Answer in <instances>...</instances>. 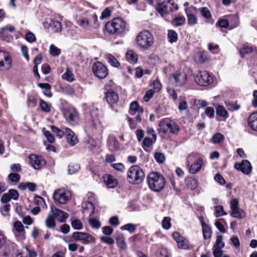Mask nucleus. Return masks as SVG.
Segmentation results:
<instances>
[{"label": "nucleus", "instance_id": "40", "mask_svg": "<svg viewBox=\"0 0 257 257\" xmlns=\"http://www.w3.org/2000/svg\"><path fill=\"white\" fill-rule=\"evenodd\" d=\"M45 223L48 228L54 229L56 226L54 216L48 215L45 220Z\"/></svg>", "mask_w": 257, "mask_h": 257}, {"label": "nucleus", "instance_id": "42", "mask_svg": "<svg viewBox=\"0 0 257 257\" xmlns=\"http://www.w3.org/2000/svg\"><path fill=\"white\" fill-rule=\"evenodd\" d=\"M62 78L64 80L71 82L74 81V75L72 71L69 68H67L66 72L62 75Z\"/></svg>", "mask_w": 257, "mask_h": 257}, {"label": "nucleus", "instance_id": "62", "mask_svg": "<svg viewBox=\"0 0 257 257\" xmlns=\"http://www.w3.org/2000/svg\"><path fill=\"white\" fill-rule=\"evenodd\" d=\"M43 134L49 143H53L55 142L54 136L49 131H45L44 132Z\"/></svg>", "mask_w": 257, "mask_h": 257}, {"label": "nucleus", "instance_id": "19", "mask_svg": "<svg viewBox=\"0 0 257 257\" xmlns=\"http://www.w3.org/2000/svg\"><path fill=\"white\" fill-rule=\"evenodd\" d=\"M196 9L194 6H191L189 8H185V11L187 17L188 24L193 26L197 23V18L194 14Z\"/></svg>", "mask_w": 257, "mask_h": 257}, {"label": "nucleus", "instance_id": "52", "mask_svg": "<svg viewBox=\"0 0 257 257\" xmlns=\"http://www.w3.org/2000/svg\"><path fill=\"white\" fill-rule=\"evenodd\" d=\"M214 208L215 215L217 217L227 214L224 211L222 206H216Z\"/></svg>", "mask_w": 257, "mask_h": 257}, {"label": "nucleus", "instance_id": "18", "mask_svg": "<svg viewBox=\"0 0 257 257\" xmlns=\"http://www.w3.org/2000/svg\"><path fill=\"white\" fill-rule=\"evenodd\" d=\"M172 0H164L162 3L159 4L156 8V10L162 16L165 14L169 13L172 10Z\"/></svg>", "mask_w": 257, "mask_h": 257}, {"label": "nucleus", "instance_id": "4", "mask_svg": "<svg viewBox=\"0 0 257 257\" xmlns=\"http://www.w3.org/2000/svg\"><path fill=\"white\" fill-rule=\"evenodd\" d=\"M145 176L143 169L138 166H132L127 171V180L131 184H138L141 183Z\"/></svg>", "mask_w": 257, "mask_h": 257}, {"label": "nucleus", "instance_id": "61", "mask_svg": "<svg viewBox=\"0 0 257 257\" xmlns=\"http://www.w3.org/2000/svg\"><path fill=\"white\" fill-rule=\"evenodd\" d=\"M89 222L93 228L98 229L101 225L100 222L96 219H90L89 220Z\"/></svg>", "mask_w": 257, "mask_h": 257}, {"label": "nucleus", "instance_id": "7", "mask_svg": "<svg viewBox=\"0 0 257 257\" xmlns=\"http://www.w3.org/2000/svg\"><path fill=\"white\" fill-rule=\"evenodd\" d=\"M195 82L200 86H207L213 82V77L206 71H200L195 77Z\"/></svg>", "mask_w": 257, "mask_h": 257}, {"label": "nucleus", "instance_id": "5", "mask_svg": "<svg viewBox=\"0 0 257 257\" xmlns=\"http://www.w3.org/2000/svg\"><path fill=\"white\" fill-rule=\"evenodd\" d=\"M159 131L164 134H176L179 131V126L168 118H165L159 124Z\"/></svg>", "mask_w": 257, "mask_h": 257}, {"label": "nucleus", "instance_id": "15", "mask_svg": "<svg viewBox=\"0 0 257 257\" xmlns=\"http://www.w3.org/2000/svg\"><path fill=\"white\" fill-rule=\"evenodd\" d=\"M234 167L238 171H241L245 175L249 174L252 171V167L250 162L247 160H244L241 163H235Z\"/></svg>", "mask_w": 257, "mask_h": 257}, {"label": "nucleus", "instance_id": "3", "mask_svg": "<svg viewBox=\"0 0 257 257\" xmlns=\"http://www.w3.org/2000/svg\"><path fill=\"white\" fill-rule=\"evenodd\" d=\"M147 182L149 188L155 192L161 191L166 184L164 177L157 172L151 173L148 176Z\"/></svg>", "mask_w": 257, "mask_h": 257}, {"label": "nucleus", "instance_id": "59", "mask_svg": "<svg viewBox=\"0 0 257 257\" xmlns=\"http://www.w3.org/2000/svg\"><path fill=\"white\" fill-rule=\"evenodd\" d=\"M154 139L146 137L144 139L143 143V147H150L155 142Z\"/></svg>", "mask_w": 257, "mask_h": 257}, {"label": "nucleus", "instance_id": "11", "mask_svg": "<svg viewBox=\"0 0 257 257\" xmlns=\"http://www.w3.org/2000/svg\"><path fill=\"white\" fill-rule=\"evenodd\" d=\"M92 70L95 75L100 79H103L108 74L106 66L100 62L95 63L92 66Z\"/></svg>", "mask_w": 257, "mask_h": 257}, {"label": "nucleus", "instance_id": "54", "mask_svg": "<svg viewBox=\"0 0 257 257\" xmlns=\"http://www.w3.org/2000/svg\"><path fill=\"white\" fill-rule=\"evenodd\" d=\"M200 13L205 19H208L211 17L210 12L206 7L201 8L200 9Z\"/></svg>", "mask_w": 257, "mask_h": 257}, {"label": "nucleus", "instance_id": "33", "mask_svg": "<svg viewBox=\"0 0 257 257\" xmlns=\"http://www.w3.org/2000/svg\"><path fill=\"white\" fill-rule=\"evenodd\" d=\"M251 52H254L257 54V49L248 45H244L240 50L239 53L241 57H244L245 55L249 54Z\"/></svg>", "mask_w": 257, "mask_h": 257}, {"label": "nucleus", "instance_id": "28", "mask_svg": "<svg viewBox=\"0 0 257 257\" xmlns=\"http://www.w3.org/2000/svg\"><path fill=\"white\" fill-rule=\"evenodd\" d=\"M115 240L120 251L125 250L127 249V245L125 240V237L123 234H119Z\"/></svg>", "mask_w": 257, "mask_h": 257}, {"label": "nucleus", "instance_id": "10", "mask_svg": "<svg viewBox=\"0 0 257 257\" xmlns=\"http://www.w3.org/2000/svg\"><path fill=\"white\" fill-rule=\"evenodd\" d=\"M196 156V154H191L188 156L187 158V165L189 167V172L192 174H195L198 173L201 170L203 164L202 158H198L193 164L189 165L190 158L191 157L195 158Z\"/></svg>", "mask_w": 257, "mask_h": 257}, {"label": "nucleus", "instance_id": "64", "mask_svg": "<svg viewBox=\"0 0 257 257\" xmlns=\"http://www.w3.org/2000/svg\"><path fill=\"white\" fill-rule=\"evenodd\" d=\"M154 91L152 89H149L146 92L144 96L143 99L145 101L148 102L153 96Z\"/></svg>", "mask_w": 257, "mask_h": 257}, {"label": "nucleus", "instance_id": "58", "mask_svg": "<svg viewBox=\"0 0 257 257\" xmlns=\"http://www.w3.org/2000/svg\"><path fill=\"white\" fill-rule=\"evenodd\" d=\"M8 178L12 182L18 183L20 180V176L18 174L12 173L9 175Z\"/></svg>", "mask_w": 257, "mask_h": 257}, {"label": "nucleus", "instance_id": "24", "mask_svg": "<svg viewBox=\"0 0 257 257\" xmlns=\"http://www.w3.org/2000/svg\"><path fill=\"white\" fill-rule=\"evenodd\" d=\"M53 216L60 222H65L68 216V214L58 208H55L53 210Z\"/></svg>", "mask_w": 257, "mask_h": 257}, {"label": "nucleus", "instance_id": "34", "mask_svg": "<svg viewBox=\"0 0 257 257\" xmlns=\"http://www.w3.org/2000/svg\"><path fill=\"white\" fill-rule=\"evenodd\" d=\"M126 59L131 64H135L138 61V55L133 50H128L126 53Z\"/></svg>", "mask_w": 257, "mask_h": 257}, {"label": "nucleus", "instance_id": "32", "mask_svg": "<svg viewBox=\"0 0 257 257\" xmlns=\"http://www.w3.org/2000/svg\"><path fill=\"white\" fill-rule=\"evenodd\" d=\"M202 228L204 239H209L211 236L212 230L211 228L205 223L204 220H202Z\"/></svg>", "mask_w": 257, "mask_h": 257}, {"label": "nucleus", "instance_id": "35", "mask_svg": "<svg viewBox=\"0 0 257 257\" xmlns=\"http://www.w3.org/2000/svg\"><path fill=\"white\" fill-rule=\"evenodd\" d=\"M82 207L84 211L87 212L90 216L94 212V206L93 204L90 201L83 202L82 203Z\"/></svg>", "mask_w": 257, "mask_h": 257}, {"label": "nucleus", "instance_id": "9", "mask_svg": "<svg viewBox=\"0 0 257 257\" xmlns=\"http://www.w3.org/2000/svg\"><path fill=\"white\" fill-rule=\"evenodd\" d=\"M170 79L175 83V85L181 86L187 82V76L184 71L179 70L171 75Z\"/></svg>", "mask_w": 257, "mask_h": 257}, {"label": "nucleus", "instance_id": "23", "mask_svg": "<svg viewBox=\"0 0 257 257\" xmlns=\"http://www.w3.org/2000/svg\"><path fill=\"white\" fill-rule=\"evenodd\" d=\"M103 178L105 184L108 188H114L118 184L117 180L110 175L105 174Z\"/></svg>", "mask_w": 257, "mask_h": 257}, {"label": "nucleus", "instance_id": "16", "mask_svg": "<svg viewBox=\"0 0 257 257\" xmlns=\"http://www.w3.org/2000/svg\"><path fill=\"white\" fill-rule=\"evenodd\" d=\"M12 59L9 54L4 51H0V68L4 67L8 70L12 67Z\"/></svg>", "mask_w": 257, "mask_h": 257}, {"label": "nucleus", "instance_id": "21", "mask_svg": "<svg viewBox=\"0 0 257 257\" xmlns=\"http://www.w3.org/2000/svg\"><path fill=\"white\" fill-rule=\"evenodd\" d=\"M105 98L108 104L112 105L116 104L119 99L118 94L112 90H108L105 93Z\"/></svg>", "mask_w": 257, "mask_h": 257}, {"label": "nucleus", "instance_id": "41", "mask_svg": "<svg viewBox=\"0 0 257 257\" xmlns=\"http://www.w3.org/2000/svg\"><path fill=\"white\" fill-rule=\"evenodd\" d=\"M231 215L234 218H242L244 217L245 214L244 211L239 208H235L231 210Z\"/></svg>", "mask_w": 257, "mask_h": 257}, {"label": "nucleus", "instance_id": "46", "mask_svg": "<svg viewBox=\"0 0 257 257\" xmlns=\"http://www.w3.org/2000/svg\"><path fill=\"white\" fill-rule=\"evenodd\" d=\"M168 38L169 41L172 43L177 41L178 39V35L174 30H169L168 33Z\"/></svg>", "mask_w": 257, "mask_h": 257}, {"label": "nucleus", "instance_id": "1", "mask_svg": "<svg viewBox=\"0 0 257 257\" xmlns=\"http://www.w3.org/2000/svg\"><path fill=\"white\" fill-rule=\"evenodd\" d=\"M136 42L140 49L143 51H147L153 46L154 37L149 31L143 30L139 32L137 36Z\"/></svg>", "mask_w": 257, "mask_h": 257}, {"label": "nucleus", "instance_id": "43", "mask_svg": "<svg viewBox=\"0 0 257 257\" xmlns=\"http://www.w3.org/2000/svg\"><path fill=\"white\" fill-rule=\"evenodd\" d=\"M106 59L112 66L118 67L120 65L118 60L111 54H107L106 55Z\"/></svg>", "mask_w": 257, "mask_h": 257}, {"label": "nucleus", "instance_id": "51", "mask_svg": "<svg viewBox=\"0 0 257 257\" xmlns=\"http://www.w3.org/2000/svg\"><path fill=\"white\" fill-rule=\"evenodd\" d=\"M222 236L221 235H218L217 236L215 244L213 245V247H217V248H222L224 246V243L223 241Z\"/></svg>", "mask_w": 257, "mask_h": 257}, {"label": "nucleus", "instance_id": "55", "mask_svg": "<svg viewBox=\"0 0 257 257\" xmlns=\"http://www.w3.org/2000/svg\"><path fill=\"white\" fill-rule=\"evenodd\" d=\"M79 169V166L77 164H71L68 167V173L70 175L73 174Z\"/></svg>", "mask_w": 257, "mask_h": 257}, {"label": "nucleus", "instance_id": "6", "mask_svg": "<svg viewBox=\"0 0 257 257\" xmlns=\"http://www.w3.org/2000/svg\"><path fill=\"white\" fill-rule=\"evenodd\" d=\"M71 197V192L63 188L56 190L53 193V198L55 202L60 204H66Z\"/></svg>", "mask_w": 257, "mask_h": 257}, {"label": "nucleus", "instance_id": "12", "mask_svg": "<svg viewBox=\"0 0 257 257\" xmlns=\"http://www.w3.org/2000/svg\"><path fill=\"white\" fill-rule=\"evenodd\" d=\"M29 158L30 163L34 169L39 170L45 165V160L41 156L31 154Z\"/></svg>", "mask_w": 257, "mask_h": 257}, {"label": "nucleus", "instance_id": "48", "mask_svg": "<svg viewBox=\"0 0 257 257\" xmlns=\"http://www.w3.org/2000/svg\"><path fill=\"white\" fill-rule=\"evenodd\" d=\"M224 137L220 133L215 134L212 138V142L214 144L220 143L223 141Z\"/></svg>", "mask_w": 257, "mask_h": 257}, {"label": "nucleus", "instance_id": "14", "mask_svg": "<svg viewBox=\"0 0 257 257\" xmlns=\"http://www.w3.org/2000/svg\"><path fill=\"white\" fill-rule=\"evenodd\" d=\"M172 237L177 242L179 248L182 249H188L189 248L188 240L184 237L181 236L178 232H173Z\"/></svg>", "mask_w": 257, "mask_h": 257}, {"label": "nucleus", "instance_id": "49", "mask_svg": "<svg viewBox=\"0 0 257 257\" xmlns=\"http://www.w3.org/2000/svg\"><path fill=\"white\" fill-rule=\"evenodd\" d=\"M49 53L53 57H56L60 55L61 51L54 45H50L49 48Z\"/></svg>", "mask_w": 257, "mask_h": 257}, {"label": "nucleus", "instance_id": "39", "mask_svg": "<svg viewBox=\"0 0 257 257\" xmlns=\"http://www.w3.org/2000/svg\"><path fill=\"white\" fill-rule=\"evenodd\" d=\"M50 27L54 33L60 32L62 30L61 24L58 21H52L50 23Z\"/></svg>", "mask_w": 257, "mask_h": 257}, {"label": "nucleus", "instance_id": "60", "mask_svg": "<svg viewBox=\"0 0 257 257\" xmlns=\"http://www.w3.org/2000/svg\"><path fill=\"white\" fill-rule=\"evenodd\" d=\"M226 105L228 110L229 111H234L238 110L240 108V105L236 103L227 102L226 103Z\"/></svg>", "mask_w": 257, "mask_h": 257}, {"label": "nucleus", "instance_id": "53", "mask_svg": "<svg viewBox=\"0 0 257 257\" xmlns=\"http://www.w3.org/2000/svg\"><path fill=\"white\" fill-rule=\"evenodd\" d=\"M40 106L43 111L49 112L51 111L50 105L42 99L40 100Z\"/></svg>", "mask_w": 257, "mask_h": 257}, {"label": "nucleus", "instance_id": "57", "mask_svg": "<svg viewBox=\"0 0 257 257\" xmlns=\"http://www.w3.org/2000/svg\"><path fill=\"white\" fill-rule=\"evenodd\" d=\"M154 158L156 161L159 163H163L165 160L164 155L160 152H157L154 155Z\"/></svg>", "mask_w": 257, "mask_h": 257}, {"label": "nucleus", "instance_id": "38", "mask_svg": "<svg viewBox=\"0 0 257 257\" xmlns=\"http://www.w3.org/2000/svg\"><path fill=\"white\" fill-rule=\"evenodd\" d=\"M50 128L51 131L54 134H55L56 136L59 137V138H61L63 135L65 134V128L66 127H62L61 129H60L55 126L51 125Z\"/></svg>", "mask_w": 257, "mask_h": 257}, {"label": "nucleus", "instance_id": "45", "mask_svg": "<svg viewBox=\"0 0 257 257\" xmlns=\"http://www.w3.org/2000/svg\"><path fill=\"white\" fill-rule=\"evenodd\" d=\"M36 185L35 183L32 182H27L25 183H21L19 185V188L21 189H24L28 188L30 191H34L36 189Z\"/></svg>", "mask_w": 257, "mask_h": 257}, {"label": "nucleus", "instance_id": "22", "mask_svg": "<svg viewBox=\"0 0 257 257\" xmlns=\"http://www.w3.org/2000/svg\"><path fill=\"white\" fill-rule=\"evenodd\" d=\"M91 121L92 126L96 128L97 125L101 122V115L99 110L94 108L90 112Z\"/></svg>", "mask_w": 257, "mask_h": 257}, {"label": "nucleus", "instance_id": "17", "mask_svg": "<svg viewBox=\"0 0 257 257\" xmlns=\"http://www.w3.org/2000/svg\"><path fill=\"white\" fill-rule=\"evenodd\" d=\"M13 232L18 240H23L25 238L24 226L20 221L14 223Z\"/></svg>", "mask_w": 257, "mask_h": 257}, {"label": "nucleus", "instance_id": "56", "mask_svg": "<svg viewBox=\"0 0 257 257\" xmlns=\"http://www.w3.org/2000/svg\"><path fill=\"white\" fill-rule=\"evenodd\" d=\"M72 227L76 230H80L82 228V223L78 219H75L71 221Z\"/></svg>", "mask_w": 257, "mask_h": 257}, {"label": "nucleus", "instance_id": "29", "mask_svg": "<svg viewBox=\"0 0 257 257\" xmlns=\"http://www.w3.org/2000/svg\"><path fill=\"white\" fill-rule=\"evenodd\" d=\"M107 145L109 149L112 151H117L119 148L117 140L113 136H109L108 137Z\"/></svg>", "mask_w": 257, "mask_h": 257}, {"label": "nucleus", "instance_id": "30", "mask_svg": "<svg viewBox=\"0 0 257 257\" xmlns=\"http://www.w3.org/2000/svg\"><path fill=\"white\" fill-rule=\"evenodd\" d=\"M143 108L140 106L138 102L135 101L131 103L129 113L131 115H135L137 113H143Z\"/></svg>", "mask_w": 257, "mask_h": 257}, {"label": "nucleus", "instance_id": "25", "mask_svg": "<svg viewBox=\"0 0 257 257\" xmlns=\"http://www.w3.org/2000/svg\"><path fill=\"white\" fill-rule=\"evenodd\" d=\"M65 135L68 143L71 146H74L78 141L75 134L69 128H65Z\"/></svg>", "mask_w": 257, "mask_h": 257}, {"label": "nucleus", "instance_id": "26", "mask_svg": "<svg viewBox=\"0 0 257 257\" xmlns=\"http://www.w3.org/2000/svg\"><path fill=\"white\" fill-rule=\"evenodd\" d=\"M36 252L33 250L29 249L28 247L25 246L21 250H18L16 254V257H36Z\"/></svg>", "mask_w": 257, "mask_h": 257}, {"label": "nucleus", "instance_id": "50", "mask_svg": "<svg viewBox=\"0 0 257 257\" xmlns=\"http://www.w3.org/2000/svg\"><path fill=\"white\" fill-rule=\"evenodd\" d=\"M162 227L168 230L171 226V218L169 217H165L162 222Z\"/></svg>", "mask_w": 257, "mask_h": 257}, {"label": "nucleus", "instance_id": "44", "mask_svg": "<svg viewBox=\"0 0 257 257\" xmlns=\"http://www.w3.org/2000/svg\"><path fill=\"white\" fill-rule=\"evenodd\" d=\"M185 22V18L184 16H181L177 17L174 19L171 22L173 26L178 27L181 26L184 24Z\"/></svg>", "mask_w": 257, "mask_h": 257}, {"label": "nucleus", "instance_id": "8", "mask_svg": "<svg viewBox=\"0 0 257 257\" xmlns=\"http://www.w3.org/2000/svg\"><path fill=\"white\" fill-rule=\"evenodd\" d=\"M63 114L67 121L69 123L75 125L78 123V113L73 107H68L65 109Z\"/></svg>", "mask_w": 257, "mask_h": 257}, {"label": "nucleus", "instance_id": "27", "mask_svg": "<svg viewBox=\"0 0 257 257\" xmlns=\"http://www.w3.org/2000/svg\"><path fill=\"white\" fill-rule=\"evenodd\" d=\"M247 122L251 130L257 132V112L250 114L247 119Z\"/></svg>", "mask_w": 257, "mask_h": 257}, {"label": "nucleus", "instance_id": "63", "mask_svg": "<svg viewBox=\"0 0 257 257\" xmlns=\"http://www.w3.org/2000/svg\"><path fill=\"white\" fill-rule=\"evenodd\" d=\"M25 39L28 42L30 43H33L36 41L35 36L31 32H28L26 33Z\"/></svg>", "mask_w": 257, "mask_h": 257}, {"label": "nucleus", "instance_id": "36", "mask_svg": "<svg viewBox=\"0 0 257 257\" xmlns=\"http://www.w3.org/2000/svg\"><path fill=\"white\" fill-rule=\"evenodd\" d=\"M216 114L226 120L228 117V113L225 107L222 105H218L216 108Z\"/></svg>", "mask_w": 257, "mask_h": 257}, {"label": "nucleus", "instance_id": "31", "mask_svg": "<svg viewBox=\"0 0 257 257\" xmlns=\"http://www.w3.org/2000/svg\"><path fill=\"white\" fill-rule=\"evenodd\" d=\"M76 20L77 24L81 27L85 29H88L89 28V20L88 19L79 16L76 17Z\"/></svg>", "mask_w": 257, "mask_h": 257}, {"label": "nucleus", "instance_id": "20", "mask_svg": "<svg viewBox=\"0 0 257 257\" xmlns=\"http://www.w3.org/2000/svg\"><path fill=\"white\" fill-rule=\"evenodd\" d=\"M19 193L17 190L10 189L8 192L5 193L2 196L1 200L3 203H7L11 200H17L19 198Z\"/></svg>", "mask_w": 257, "mask_h": 257}, {"label": "nucleus", "instance_id": "37", "mask_svg": "<svg viewBox=\"0 0 257 257\" xmlns=\"http://www.w3.org/2000/svg\"><path fill=\"white\" fill-rule=\"evenodd\" d=\"M186 184L187 188L191 190H195L198 187L197 180L192 177H189L186 180Z\"/></svg>", "mask_w": 257, "mask_h": 257}, {"label": "nucleus", "instance_id": "13", "mask_svg": "<svg viewBox=\"0 0 257 257\" xmlns=\"http://www.w3.org/2000/svg\"><path fill=\"white\" fill-rule=\"evenodd\" d=\"M72 237L76 241H80L83 244H88L93 241L94 238L89 234L82 232H75Z\"/></svg>", "mask_w": 257, "mask_h": 257}, {"label": "nucleus", "instance_id": "47", "mask_svg": "<svg viewBox=\"0 0 257 257\" xmlns=\"http://www.w3.org/2000/svg\"><path fill=\"white\" fill-rule=\"evenodd\" d=\"M122 230H127L130 233L135 232L136 230V226L133 223H127L120 227Z\"/></svg>", "mask_w": 257, "mask_h": 257}, {"label": "nucleus", "instance_id": "2", "mask_svg": "<svg viewBox=\"0 0 257 257\" xmlns=\"http://www.w3.org/2000/svg\"><path fill=\"white\" fill-rule=\"evenodd\" d=\"M125 27L126 24L122 19L115 18L106 23L105 30L110 35H118L124 32Z\"/></svg>", "mask_w": 257, "mask_h": 257}]
</instances>
